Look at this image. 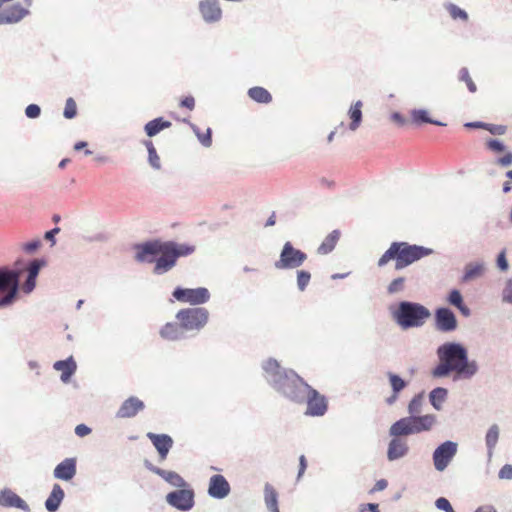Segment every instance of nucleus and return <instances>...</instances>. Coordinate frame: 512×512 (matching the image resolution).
I'll return each mask as SVG.
<instances>
[{
	"label": "nucleus",
	"instance_id": "nucleus-26",
	"mask_svg": "<svg viewBox=\"0 0 512 512\" xmlns=\"http://www.w3.org/2000/svg\"><path fill=\"white\" fill-rule=\"evenodd\" d=\"M76 474V460L74 458H66L60 462L54 469L53 475L55 478L69 481Z\"/></svg>",
	"mask_w": 512,
	"mask_h": 512
},
{
	"label": "nucleus",
	"instance_id": "nucleus-40",
	"mask_svg": "<svg viewBox=\"0 0 512 512\" xmlns=\"http://www.w3.org/2000/svg\"><path fill=\"white\" fill-rule=\"evenodd\" d=\"M406 279L404 277L395 278L390 282L387 287V292L390 295L398 294L404 291Z\"/></svg>",
	"mask_w": 512,
	"mask_h": 512
},
{
	"label": "nucleus",
	"instance_id": "nucleus-42",
	"mask_svg": "<svg viewBox=\"0 0 512 512\" xmlns=\"http://www.w3.org/2000/svg\"><path fill=\"white\" fill-rule=\"evenodd\" d=\"M459 80L466 83L468 90L471 93H475L477 90L476 84L473 82L470 77L469 71L467 68L463 67L459 71Z\"/></svg>",
	"mask_w": 512,
	"mask_h": 512
},
{
	"label": "nucleus",
	"instance_id": "nucleus-34",
	"mask_svg": "<svg viewBox=\"0 0 512 512\" xmlns=\"http://www.w3.org/2000/svg\"><path fill=\"white\" fill-rule=\"evenodd\" d=\"M340 233L337 230L332 231L322 242V244L318 247V253L325 255L331 252L337 241L339 240Z\"/></svg>",
	"mask_w": 512,
	"mask_h": 512
},
{
	"label": "nucleus",
	"instance_id": "nucleus-62",
	"mask_svg": "<svg viewBox=\"0 0 512 512\" xmlns=\"http://www.w3.org/2000/svg\"><path fill=\"white\" fill-rule=\"evenodd\" d=\"M391 119H392V121H394L400 125H404L406 123L405 118L399 112H393L391 114Z\"/></svg>",
	"mask_w": 512,
	"mask_h": 512
},
{
	"label": "nucleus",
	"instance_id": "nucleus-9",
	"mask_svg": "<svg viewBox=\"0 0 512 512\" xmlns=\"http://www.w3.org/2000/svg\"><path fill=\"white\" fill-rule=\"evenodd\" d=\"M307 259V254L296 249L291 242H286L279 255V259L274 263L278 270H288L299 268Z\"/></svg>",
	"mask_w": 512,
	"mask_h": 512
},
{
	"label": "nucleus",
	"instance_id": "nucleus-33",
	"mask_svg": "<svg viewBox=\"0 0 512 512\" xmlns=\"http://www.w3.org/2000/svg\"><path fill=\"white\" fill-rule=\"evenodd\" d=\"M424 404V392H420L416 394L409 402L407 411L409 416L411 417H421L419 415L422 412V407Z\"/></svg>",
	"mask_w": 512,
	"mask_h": 512
},
{
	"label": "nucleus",
	"instance_id": "nucleus-36",
	"mask_svg": "<svg viewBox=\"0 0 512 512\" xmlns=\"http://www.w3.org/2000/svg\"><path fill=\"white\" fill-rule=\"evenodd\" d=\"M412 120L415 123H431L439 126H445L446 124L437 120H433L428 116V112L425 109H413L411 111Z\"/></svg>",
	"mask_w": 512,
	"mask_h": 512
},
{
	"label": "nucleus",
	"instance_id": "nucleus-43",
	"mask_svg": "<svg viewBox=\"0 0 512 512\" xmlns=\"http://www.w3.org/2000/svg\"><path fill=\"white\" fill-rule=\"evenodd\" d=\"M447 9H448V12H449L450 16L453 19H461L463 21H467L468 20L467 12L465 10H463L462 8L458 7L457 5L449 4Z\"/></svg>",
	"mask_w": 512,
	"mask_h": 512
},
{
	"label": "nucleus",
	"instance_id": "nucleus-46",
	"mask_svg": "<svg viewBox=\"0 0 512 512\" xmlns=\"http://www.w3.org/2000/svg\"><path fill=\"white\" fill-rule=\"evenodd\" d=\"M502 301L508 304H512V278L506 280L504 288L502 290Z\"/></svg>",
	"mask_w": 512,
	"mask_h": 512
},
{
	"label": "nucleus",
	"instance_id": "nucleus-5",
	"mask_svg": "<svg viewBox=\"0 0 512 512\" xmlns=\"http://www.w3.org/2000/svg\"><path fill=\"white\" fill-rule=\"evenodd\" d=\"M433 250L408 242H393L378 260V266L383 267L389 261L395 260V269L402 270L421 258L432 254Z\"/></svg>",
	"mask_w": 512,
	"mask_h": 512
},
{
	"label": "nucleus",
	"instance_id": "nucleus-51",
	"mask_svg": "<svg viewBox=\"0 0 512 512\" xmlns=\"http://www.w3.org/2000/svg\"><path fill=\"white\" fill-rule=\"evenodd\" d=\"M496 263H497V267L501 270V271H506L508 270L509 268V264H508V261H507V258H506V252L505 250L501 251L498 256H497V260H496Z\"/></svg>",
	"mask_w": 512,
	"mask_h": 512
},
{
	"label": "nucleus",
	"instance_id": "nucleus-27",
	"mask_svg": "<svg viewBox=\"0 0 512 512\" xmlns=\"http://www.w3.org/2000/svg\"><path fill=\"white\" fill-rule=\"evenodd\" d=\"M64 497L65 493L61 486L59 484H54L49 497L45 501V508L49 512L57 511Z\"/></svg>",
	"mask_w": 512,
	"mask_h": 512
},
{
	"label": "nucleus",
	"instance_id": "nucleus-24",
	"mask_svg": "<svg viewBox=\"0 0 512 512\" xmlns=\"http://www.w3.org/2000/svg\"><path fill=\"white\" fill-rule=\"evenodd\" d=\"M5 25H14L20 23L24 18L30 15V10L24 8L20 3L2 10Z\"/></svg>",
	"mask_w": 512,
	"mask_h": 512
},
{
	"label": "nucleus",
	"instance_id": "nucleus-64",
	"mask_svg": "<svg viewBox=\"0 0 512 512\" xmlns=\"http://www.w3.org/2000/svg\"><path fill=\"white\" fill-rule=\"evenodd\" d=\"M475 512H497V510L492 505H482Z\"/></svg>",
	"mask_w": 512,
	"mask_h": 512
},
{
	"label": "nucleus",
	"instance_id": "nucleus-30",
	"mask_svg": "<svg viewBox=\"0 0 512 512\" xmlns=\"http://www.w3.org/2000/svg\"><path fill=\"white\" fill-rule=\"evenodd\" d=\"M448 396V390L444 387H436L429 393V401L433 408L437 411L442 409L443 403Z\"/></svg>",
	"mask_w": 512,
	"mask_h": 512
},
{
	"label": "nucleus",
	"instance_id": "nucleus-7",
	"mask_svg": "<svg viewBox=\"0 0 512 512\" xmlns=\"http://www.w3.org/2000/svg\"><path fill=\"white\" fill-rule=\"evenodd\" d=\"M436 423V416L425 414L421 417L406 416L394 422L389 428L391 437L403 438L409 435L430 431Z\"/></svg>",
	"mask_w": 512,
	"mask_h": 512
},
{
	"label": "nucleus",
	"instance_id": "nucleus-8",
	"mask_svg": "<svg viewBox=\"0 0 512 512\" xmlns=\"http://www.w3.org/2000/svg\"><path fill=\"white\" fill-rule=\"evenodd\" d=\"M181 322L186 334L197 335L208 323L209 311L204 307L180 309L175 316Z\"/></svg>",
	"mask_w": 512,
	"mask_h": 512
},
{
	"label": "nucleus",
	"instance_id": "nucleus-37",
	"mask_svg": "<svg viewBox=\"0 0 512 512\" xmlns=\"http://www.w3.org/2000/svg\"><path fill=\"white\" fill-rule=\"evenodd\" d=\"M387 377L392 392H395V394H400L408 386V381L404 380L396 373L388 372Z\"/></svg>",
	"mask_w": 512,
	"mask_h": 512
},
{
	"label": "nucleus",
	"instance_id": "nucleus-58",
	"mask_svg": "<svg viewBox=\"0 0 512 512\" xmlns=\"http://www.w3.org/2000/svg\"><path fill=\"white\" fill-rule=\"evenodd\" d=\"M59 232H60V228L55 227V228L45 232L44 238L47 241H50L52 245H54L55 244V235H57Z\"/></svg>",
	"mask_w": 512,
	"mask_h": 512
},
{
	"label": "nucleus",
	"instance_id": "nucleus-10",
	"mask_svg": "<svg viewBox=\"0 0 512 512\" xmlns=\"http://www.w3.org/2000/svg\"><path fill=\"white\" fill-rule=\"evenodd\" d=\"M304 386L307 388L303 391L302 399H289L296 403H307V414L312 416H322L327 410V403L318 391L310 387L305 381Z\"/></svg>",
	"mask_w": 512,
	"mask_h": 512
},
{
	"label": "nucleus",
	"instance_id": "nucleus-63",
	"mask_svg": "<svg viewBox=\"0 0 512 512\" xmlns=\"http://www.w3.org/2000/svg\"><path fill=\"white\" fill-rule=\"evenodd\" d=\"M387 486H388V482H387V480H385V479H380V480H378V481L376 482V484H375V486H374L373 490H374V491H382V490L386 489V488H387Z\"/></svg>",
	"mask_w": 512,
	"mask_h": 512
},
{
	"label": "nucleus",
	"instance_id": "nucleus-61",
	"mask_svg": "<svg viewBox=\"0 0 512 512\" xmlns=\"http://www.w3.org/2000/svg\"><path fill=\"white\" fill-rule=\"evenodd\" d=\"M366 509L370 512H379V505L376 503H367L360 506L361 512H364Z\"/></svg>",
	"mask_w": 512,
	"mask_h": 512
},
{
	"label": "nucleus",
	"instance_id": "nucleus-22",
	"mask_svg": "<svg viewBox=\"0 0 512 512\" xmlns=\"http://www.w3.org/2000/svg\"><path fill=\"white\" fill-rule=\"evenodd\" d=\"M147 437L156 448L160 459L162 461L165 460L173 446V439L167 434H155L152 432L147 433Z\"/></svg>",
	"mask_w": 512,
	"mask_h": 512
},
{
	"label": "nucleus",
	"instance_id": "nucleus-56",
	"mask_svg": "<svg viewBox=\"0 0 512 512\" xmlns=\"http://www.w3.org/2000/svg\"><path fill=\"white\" fill-rule=\"evenodd\" d=\"M91 428L88 427L87 425L85 424H78L76 427H75V434L78 436V437H85L87 435H89L91 433Z\"/></svg>",
	"mask_w": 512,
	"mask_h": 512
},
{
	"label": "nucleus",
	"instance_id": "nucleus-59",
	"mask_svg": "<svg viewBox=\"0 0 512 512\" xmlns=\"http://www.w3.org/2000/svg\"><path fill=\"white\" fill-rule=\"evenodd\" d=\"M307 468V461L304 455H301L299 457V471L297 475V480H300V478L303 476L305 470Z\"/></svg>",
	"mask_w": 512,
	"mask_h": 512
},
{
	"label": "nucleus",
	"instance_id": "nucleus-57",
	"mask_svg": "<svg viewBox=\"0 0 512 512\" xmlns=\"http://www.w3.org/2000/svg\"><path fill=\"white\" fill-rule=\"evenodd\" d=\"M181 107H185L189 110H193L195 107V99L193 96H186L180 102Z\"/></svg>",
	"mask_w": 512,
	"mask_h": 512
},
{
	"label": "nucleus",
	"instance_id": "nucleus-12",
	"mask_svg": "<svg viewBox=\"0 0 512 512\" xmlns=\"http://www.w3.org/2000/svg\"><path fill=\"white\" fill-rule=\"evenodd\" d=\"M172 295L177 301L193 306L205 304L211 297L209 290L205 287L183 288L179 286L174 289Z\"/></svg>",
	"mask_w": 512,
	"mask_h": 512
},
{
	"label": "nucleus",
	"instance_id": "nucleus-38",
	"mask_svg": "<svg viewBox=\"0 0 512 512\" xmlns=\"http://www.w3.org/2000/svg\"><path fill=\"white\" fill-rule=\"evenodd\" d=\"M145 146L148 151V161L149 164L155 169L159 170L161 168L160 157L157 154V151L151 141H145Z\"/></svg>",
	"mask_w": 512,
	"mask_h": 512
},
{
	"label": "nucleus",
	"instance_id": "nucleus-1",
	"mask_svg": "<svg viewBox=\"0 0 512 512\" xmlns=\"http://www.w3.org/2000/svg\"><path fill=\"white\" fill-rule=\"evenodd\" d=\"M438 364L432 369L434 378H445L453 374V380H468L474 377L478 370L475 360H470L467 348L459 342H445L436 350Z\"/></svg>",
	"mask_w": 512,
	"mask_h": 512
},
{
	"label": "nucleus",
	"instance_id": "nucleus-60",
	"mask_svg": "<svg viewBox=\"0 0 512 512\" xmlns=\"http://www.w3.org/2000/svg\"><path fill=\"white\" fill-rule=\"evenodd\" d=\"M498 164L503 167H508L512 165V153L508 152L506 155L498 159Z\"/></svg>",
	"mask_w": 512,
	"mask_h": 512
},
{
	"label": "nucleus",
	"instance_id": "nucleus-28",
	"mask_svg": "<svg viewBox=\"0 0 512 512\" xmlns=\"http://www.w3.org/2000/svg\"><path fill=\"white\" fill-rule=\"evenodd\" d=\"M500 428L497 424H492L486 432L485 444L487 448V456L490 461L493 457L494 450L499 440Z\"/></svg>",
	"mask_w": 512,
	"mask_h": 512
},
{
	"label": "nucleus",
	"instance_id": "nucleus-39",
	"mask_svg": "<svg viewBox=\"0 0 512 512\" xmlns=\"http://www.w3.org/2000/svg\"><path fill=\"white\" fill-rule=\"evenodd\" d=\"M191 128L195 135L197 136L198 140L204 147H210L212 145V130L211 128H207L205 133H201L200 129L194 125L191 124Z\"/></svg>",
	"mask_w": 512,
	"mask_h": 512
},
{
	"label": "nucleus",
	"instance_id": "nucleus-18",
	"mask_svg": "<svg viewBox=\"0 0 512 512\" xmlns=\"http://www.w3.org/2000/svg\"><path fill=\"white\" fill-rule=\"evenodd\" d=\"M160 337L165 341H182L188 337L181 322H167L159 330Z\"/></svg>",
	"mask_w": 512,
	"mask_h": 512
},
{
	"label": "nucleus",
	"instance_id": "nucleus-17",
	"mask_svg": "<svg viewBox=\"0 0 512 512\" xmlns=\"http://www.w3.org/2000/svg\"><path fill=\"white\" fill-rule=\"evenodd\" d=\"M45 265L46 261L43 259H34L27 265L25 268L27 272L26 279L22 286H20V289H22L25 294H30L35 289L39 272Z\"/></svg>",
	"mask_w": 512,
	"mask_h": 512
},
{
	"label": "nucleus",
	"instance_id": "nucleus-6",
	"mask_svg": "<svg viewBox=\"0 0 512 512\" xmlns=\"http://www.w3.org/2000/svg\"><path fill=\"white\" fill-rule=\"evenodd\" d=\"M22 262H16L17 268L0 267V308L11 306L19 297L20 278L23 272Z\"/></svg>",
	"mask_w": 512,
	"mask_h": 512
},
{
	"label": "nucleus",
	"instance_id": "nucleus-15",
	"mask_svg": "<svg viewBox=\"0 0 512 512\" xmlns=\"http://www.w3.org/2000/svg\"><path fill=\"white\" fill-rule=\"evenodd\" d=\"M198 9L206 24H215L222 19V9L217 0H201Z\"/></svg>",
	"mask_w": 512,
	"mask_h": 512
},
{
	"label": "nucleus",
	"instance_id": "nucleus-21",
	"mask_svg": "<svg viewBox=\"0 0 512 512\" xmlns=\"http://www.w3.org/2000/svg\"><path fill=\"white\" fill-rule=\"evenodd\" d=\"M145 467L151 472L163 478L166 482H168L170 485L174 487L184 488L187 486V482L178 473L174 471H167L161 469L159 467H156L149 461H145Z\"/></svg>",
	"mask_w": 512,
	"mask_h": 512
},
{
	"label": "nucleus",
	"instance_id": "nucleus-55",
	"mask_svg": "<svg viewBox=\"0 0 512 512\" xmlns=\"http://www.w3.org/2000/svg\"><path fill=\"white\" fill-rule=\"evenodd\" d=\"M76 368H77L76 363L72 364V366H70V367H67V369H65L61 374V377H60L61 381L64 383H67L70 380L71 376L75 373Z\"/></svg>",
	"mask_w": 512,
	"mask_h": 512
},
{
	"label": "nucleus",
	"instance_id": "nucleus-53",
	"mask_svg": "<svg viewBox=\"0 0 512 512\" xmlns=\"http://www.w3.org/2000/svg\"><path fill=\"white\" fill-rule=\"evenodd\" d=\"M41 240L36 238L26 244L23 245V249L27 253H34L40 246H41Z\"/></svg>",
	"mask_w": 512,
	"mask_h": 512
},
{
	"label": "nucleus",
	"instance_id": "nucleus-29",
	"mask_svg": "<svg viewBox=\"0 0 512 512\" xmlns=\"http://www.w3.org/2000/svg\"><path fill=\"white\" fill-rule=\"evenodd\" d=\"M264 502L270 512H280L278 508V493L269 483L264 485Z\"/></svg>",
	"mask_w": 512,
	"mask_h": 512
},
{
	"label": "nucleus",
	"instance_id": "nucleus-49",
	"mask_svg": "<svg viewBox=\"0 0 512 512\" xmlns=\"http://www.w3.org/2000/svg\"><path fill=\"white\" fill-rule=\"evenodd\" d=\"M76 362L74 361L73 357L70 356L69 358H67L66 360H59V361H56L54 364H53V368L57 371H64L65 369H67V367H70L72 366V364H75Z\"/></svg>",
	"mask_w": 512,
	"mask_h": 512
},
{
	"label": "nucleus",
	"instance_id": "nucleus-3",
	"mask_svg": "<svg viewBox=\"0 0 512 512\" xmlns=\"http://www.w3.org/2000/svg\"><path fill=\"white\" fill-rule=\"evenodd\" d=\"M263 377L267 383L287 399H302L304 380L292 369L283 368L274 358H268L261 363Z\"/></svg>",
	"mask_w": 512,
	"mask_h": 512
},
{
	"label": "nucleus",
	"instance_id": "nucleus-41",
	"mask_svg": "<svg viewBox=\"0 0 512 512\" xmlns=\"http://www.w3.org/2000/svg\"><path fill=\"white\" fill-rule=\"evenodd\" d=\"M311 280V274L310 272L306 271V270H298L297 271V288L299 289V291H304L309 282Z\"/></svg>",
	"mask_w": 512,
	"mask_h": 512
},
{
	"label": "nucleus",
	"instance_id": "nucleus-16",
	"mask_svg": "<svg viewBox=\"0 0 512 512\" xmlns=\"http://www.w3.org/2000/svg\"><path fill=\"white\" fill-rule=\"evenodd\" d=\"M231 492V486L226 478L221 474H214L209 479L207 493L211 498L224 499Z\"/></svg>",
	"mask_w": 512,
	"mask_h": 512
},
{
	"label": "nucleus",
	"instance_id": "nucleus-2",
	"mask_svg": "<svg viewBox=\"0 0 512 512\" xmlns=\"http://www.w3.org/2000/svg\"><path fill=\"white\" fill-rule=\"evenodd\" d=\"M136 260L155 262L154 273L161 275L171 270L179 257L188 256L195 251V246L173 241H147L135 245Z\"/></svg>",
	"mask_w": 512,
	"mask_h": 512
},
{
	"label": "nucleus",
	"instance_id": "nucleus-23",
	"mask_svg": "<svg viewBox=\"0 0 512 512\" xmlns=\"http://www.w3.org/2000/svg\"><path fill=\"white\" fill-rule=\"evenodd\" d=\"M409 452V446L405 439L392 437L387 447V459L396 461L404 458Z\"/></svg>",
	"mask_w": 512,
	"mask_h": 512
},
{
	"label": "nucleus",
	"instance_id": "nucleus-4",
	"mask_svg": "<svg viewBox=\"0 0 512 512\" xmlns=\"http://www.w3.org/2000/svg\"><path fill=\"white\" fill-rule=\"evenodd\" d=\"M393 321L402 329L420 328L431 317L430 310L418 302L402 300L389 307Z\"/></svg>",
	"mask_w": 512,
	"mask_h": 512
},
{
	"label": "nucleus",
	"instance_id": "nucleus-20",
	"mask_svg": "<svg viewBox=\"0 0 512 512\" xmlns=\"http://www.w3.org/2000/svg\"><path fill=\"white\" fill-rule=\"evenodd\" d=\"M0 506L18 508L25 512L30 511L29 505L9 488H4L0 491Z\"/></svg>",
	"mask_w": 512,
	"mask_h": 512
},
{
	"label": "nucleus",
	"instance_id": "nucleus-11",
	"mask_svg": "<svg viewBox=\"0 0 512 512\" xmlns=\"http://www.w3.org/2000/svg\"><path fill=\"white\" fill-rule=\"evenodd\" d=\"M458 451V444L447 440L436 447L432 454L435 470L443 472L454 459Z\"/></svg>",
	"mask_w": 512,
	"mask_h": 512
},
{
	"label": "nucleus",
	"instance_id": "nucleus-44",
	"mask_svg": "<svg viewBox=\"0 0 512 512\" xmlns=\"http://www.w3.org/2000/svg\"><path fill=\"white\" fill-rule=\"evenodd\" d=\"M77 115V105L73 98H68L65 103L63 116L66 119H73Z\"/></svg>",
	"mask_w": 512,
	"mask_h": 512
},
{
	"label": "nucleus",
	"instance_id": "nucleus-14",
	"mask_svg": "<svg viewBox=\"0 0 512 512\" xmlns=\"http://www.w3.org/2000/svg\"><path fill=\"white\" fill-rule=\"evenodd\" d=\"M435 328L444 333L453 332L458 327L455 313L447 307H439L434 312Z\"/></svg>",
	"mask_w": 512,
	"mask_h": 512
},
{
	"label": "nucleus",
	"instance_id": "nucleus-47",
	"mask_svg": "<svg viewBox=\"0 0 512 512\" xmlns=\"http://www.w3.org/2000/svg\"><path fill=\"white\" fill-rule=\"evenodd\" d=\"M435 506H436L437 509H439L441 511L455 512V510L453 509L451 503L445 497L437 498L436 501H435Z\"/></svg>",
	"mask_w": 512,
	"mask_h": 512
},
{
	"label": "nucleus",
	"instance_id": "nucleus-19",
	"mask_svg": "<svg viewBox=\"0 0 512 512\" xmlns=\"http://www.w3.org/2000/svg\"><path fill=\"white\" fill-rule=\"evenodd\" d=\"M145 408L144 402L135 396L126 399L116 412V417L120 419L135 417Z\"/></svg>",
	"mask_w": 512,
	"mask_h": 512
},
{
	"label": "nucleus",
	"instance_id": "nucleus-32",
	"mask_svg": "<svg viewBox=\"0 0 512 512\" xmlns=\"http://www.w3.org/2000/svg\"><path fill=\"white\" fill-rule=\"evenodd\" d=\"M171 126V122L164 120L162 117L155 118L148 123H146L144 130L149 137L156 136L159 132L164 130L165 128H169Z\"/></svg>",
	"mask_w": 512,
	"mask_h": 512
},
{
	"label": "nucleus",
	"instance_id": "nucleus-13",
	"mask_svg": "<svg viewBox=\"0 0 512 512\" xmlns=\"http://www.w3.org/2000/svg\"><path fill=\"white\" fill-rule=\"evenodd\" d=\"M194 496V491L192 489H186L184 487L169 492L165 499L170 506L180 511H189L195 504Z\"/></svg>",
	"mask_w": 512,
	"mask_h": 512
},
{
	"label": "nucleus",
	"instance_id": "nucleus-52",
	"mask_svg": "<svg viewBox=\"0 0 512 512\" xmlns=\"http://www.w3.org/2000/svg\"><path fill=\"white\" fill-rule=\"evenodd\" d=\"M485 130H488L493 135H504L506 133V126L486 123Z\"/></svg>",
	"mask_w": 512,
	"mask_h": 512
},
{
	"label": "nucleus",
	"instance_id": "nucleus-48",
	"mask_svg": "<svg viewBox=\"0 0 512 512\" xmlns=\"http://www.w3.org/2000/svg\"><path fill=\"white\" fill-rule=\"evenodd\" d=\"M25 115L29 119H36L41 115V108L37 104H29L25 108Z\"/></svg>",
	"mask_w": 512,
	"mask_h": 512
},
{
	"label": "nucleus",
	"instance_id": "nucleus-35",
	"mask_svg": "<svg viewBox=\"0 0 512 512\" xmlns=\"http://www.w3.org/2000/svg\"><path fill=\"white\" fill-rule=\"evenodd\" d=\"M249 97L258 103H269L272 100L271 94L263 87H252L248 90Z\"/></svg>",
	"mask_w": 512,
	"mask_h": 512
},
{
	"label": "nucleus",
	"instance_id": "nucleus-50",
	"mask_svg": "<svg viewBox=\"0 0 512 512\" xmlns=\"http://www.w3.org/2000/svg\"><path fill=\"white\" fill-rule=\"evenodd\" d=\"M487 147L497 153L505 151V145L498 139H490L487 141Z\"/></svg>",
	"mask_w": 512,
	"mask_h": 512
},
{
	"label": "nucleus",
	"instance_id": "nucleus-54",
	"mask_svg": "<svg viewBox=\"0 0 512 512\" xmlns=\"http://www.w3.org/2000/svg\"><path fill=\"white\" fill-rule=\"evenodd\" d=\"M498 477L500 479L510 480L512 479V465L505 464L499 471Z\"/></svg>",
	"mask_w": 512,
	"mask_h": 512
},
{
	"label": "nucleus",
	"instance_id": "nucleus-31",
	"mask_svg": "<svg viewBox=\"0 0 512 512\" xmlns=\"http://www.w3.org/2000/svg\"><path fill=\"white\" fill-rule=\"evenodd\" d=\"M362 101L358 100L354 104L351 105L348 116L351 119V122L349 124V128L352 131H355L358 129L362 122Z\"/></svg>",
	"mask_w": 512,
	"mask_h": 512
},
{
	"label": "nucleus",
	"instance_id": "nucleus-25",
	"mask_svg": "<svg viewBox=\"0 0 512 512\" xmlns=\"http://www.w3.org/2000/svg\"><path fill=\"white\" fill-rule=\"evenodd\" d=\"M485 270L486 266L483 261L469 262L464 266L461 282L469 283L475 281L484 275Z\"/></svg>",
	"mask_w": 512,
	"mask_h": 512
},
{
	"label": "nucleus",
	"instance_id": "nucleus-45",
	"mask_svg": "<svg viewBox=\"0 0 512 512\" xmlns=\"http://www.w3.org/2000/svg\"><path fill=\"white\" fill-rule=\"evenodd\" d=\"M447 301L450 305L457 307L463 302V296L458 289H453L449 292Z\"/></svg>",
	"mask_w": 512,
	"mask_h": 512
}]
</instances>
